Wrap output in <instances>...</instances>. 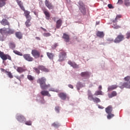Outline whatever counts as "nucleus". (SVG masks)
<instances>
[{"mask_svg": "<svg viewBox=\"0 0 130 130\" xmlns=\"http://www.w3.org/2000/svg\"><path fill=\"white\" fill-rule=\"evenodd\" d=\"M6 74L7 76H8L9 78L10 79H13L14 78V76H13V74H12V73L10 71L6 72Z\"/></svg>", "mask_w": 130, "mask_h": 130, "instance_id": "e433bc0d", "label": "nucleus"}, {"mask_svg": "<svg viewBox=\"0 0 130 130\" xmlns=\"http://www.w3.org/2000/svg\"><path fill=\"white\" fill-rule=\"evenodd\" d=\"M24 75H21L20 76V79H24Z\"/></svg>", "mask_w": 130, "mask_h": 130, "instance_id": "69168bd1", "label": "nucleus"}, {"mask_svg": "<svg viewBox=\"0 0 130 130\" xmlns=\"http://www.w3.org/2000/svg\"><path fill=\"white\" fill-rule=\"evenodd\" d=\"M126 36L127 39H129V38H130V32H127L126 34Z\"/></svg>", "mask_w": 130, "mask_h": 130, "instance_id": "603ef678", "label": "nucleus"}, {"mask_svg": "<svg viewBox=\"0 0 130 130\" xmlns=\"http://www.w3.org/2000/svg\"><path fill=\"white\" fill-rule=\"evenodd\" d=\"M38 69H39V70L42 71L43 72H46V73H48V72H49V70H48V69L46 68L43 66L39 65L38 66Z\"/></svg>", "mask_w": 130, "mask_h": 130, "instance_id": "aec40b11", "label": "nucleus"}, {"mask_svg": "<svg viewBox=\"0 0 130 130\" xmlns=\"http://www.w3.org/2000/svg\"><path fill=\"white\" fill-rule=\"evenodd\" d=\"M23 12H24V16L26 19H32L31 15H30V11L25 10L24 8V10H23Z\"/></svg>", "mask_w": 130, "mask_h": 130, "instance_id": "dca6fc26", "label": "nucleus"}, {"mask_svg": "<svg viewBox=\"0 0 130 130\" xmlns=\"http://www.w3.org/2000/svg\"><path fill=\"white\" fill-rule=\"evenodd\" d=\"M16 79H17V80H19V81H21V77L19 76H16Z\"/></svg>", "mask_w": 130, "mask_h": 130, "instance_id": "680f3d73", "label": "nucleus"}, {"mask_svg": "<svg viewBox=\"0 0 130 130\" xmlns=\"http://www.w3.org/2000/svg\"><path fill=\"white\" fill-rule=\"evenodd\" d=\"M99 24H100V22H99V21L96 22V25H99Z\"/></svg>", "mask_w": 130, "mask_h": 130, "instance_id": "774afa93", "label": "nucleus"}, {"mask_svg": "<svg viewBox=\"0 0 130 130\" xmlns=\"http://www.w3.org/2000/svg\"><path fill=\"white\" fill-rule=\"evenodd\" d=\"M47 55L50 59L52 60V59H53V57H54V54H53L52 53L47 52Z\"/></svg>", "mask_w": 130, "mask_h": 130, "instance_id": "c85d7f7f", "label": "nucleus"}, {"mask_svg": "<svg viewBox=\"0 0 130 130\" xmlns=\"http://www.w3.org/2000/svg\"><path fill=\"white\" fill-rule=\"evenodd\" d=\"M36 39H37V40H41V39L39 38V37H36Z\"/></svg>", "mask_w": 130, "mask_h": 130, "instance_id": "e2e57ef3", "label": "nucleus"}, {"mask_svg": "<svg viewBox=\"0 0 130 130\" xmlns=\"http://www.w3.org/2000/svg\"><path fill=\"white\" fill-rule=\"evenodd\" d=\"M83 87H84V85L82 84L81 82H79L77 83V90H80L81 88H83Z\"/></svg>", "mask_w": 130, "mask_h": 130, "instance_id": "7c9ffc66", "label": "nucleus"}, {"mask_svg": "<svg viewBox=\"0 0 130 130\" xmlns=\"http://www.w3.org/2000/svg\"><path fill=\"white\" fill-rule=\"evenodd\" d=\"M62 38L67 43L70 42V36L69 35L67 34H63Z\"/></svg>", "mask_w": 130, "mask_h": 130, "instance_id": "a211bd4d", "label": "nucleus"}, {"mask_svg": "<svg viewBox=\"0 0 130 130\" xmlns=\"http://www.w3.org/2000/svg\"><path fill=\"white\" fill-rule=\"evenodd\" d=\"M8 30H7L6 32V35H10L11 34H14L15 33V31L10 28H8Z\"/></svg>", "mask_w": 130, "mask_h": 130, "instance_id": "a878e982", "label": "nucleus"}, {"mask_svg": "<svg viewBox=\"0 0 130 130\" xmlns=\"http://www.w3.org/2000/svg\"><path fill=\"white\" fill-rule=\"evenodd\" d=\"M0 23L1 25H3V26H8V27H10V22L7 19H3Z\"/></svg>", "mask_w": 130, "mask_h": 130, "instance_id": "1a4fd4ad", "label": "nucleus"}, {"mask_svg": "<svg viewBox=\"0 0 130 130\" xmlns=\"http://www.w3.org/2000/svg\"><path fill=\"white\" fill-rule=\"evenodd\" d=\"M23 58L27 61H33L34 60V58L31 56L30 54H25L23 55Z\"/></svg>", "mask_w": 130, "mask_h": 130, "instance_id": "0eeeda50", "label": "nucleus"}, {"mask_svg": "<svg viewBox=\"0 0 130 130\" xmlns=\"http://www.w3.org/2000/svg\"><path fill=\"white\" fill-rule=\"evenodd\" d=\"M62 24V20L61 19L58 20L56 22V27L57 28V29H59L61 26Z\"/></svg>", "mask_w": 130, "mask_h": 130, "instance_id": "4be33fe9", "label": "nucleus"}, {"mask_svg": "<svg viewBox=\"0 0 130 130\" xmlns=\"http://www.w3.org/2000/svg\"><path fill=\"white\" fill-rule=\"evenodd\" d=\"M16 71L18 72V73H21L25 72V69H24V68L22 67H18Z\"/></svg>", "mask_w": 130, "mask_h": 130, "instance_id": "473e14b6", "label": "nucleus"}, {"mask_svg": "<svg viewBox=\"0 0 130 130\" xmlns=\"http://www.w3.org/2000/svg\"><path fill=\"white\" fill-rule=\"evenodd\" d=\"M14 53L15 54H17V55H20V56H23V54L21 53V52H19L17 50H14L13 51Z\"/></svg>", "mask_w": 130, "mask_h": 130, "instance_id": "ea45409f", "label": "nucleus"}, {"mask_svg": "<svg viewBox=\"0 0 130 130\" xmlns=\"http://www.w3.org/2000/svg\"><path fill=\"white\" fill-rule=\"evenodd\" d=\"M43 13L46 16V20H49L50 19V13H49V12H48V10L47 9L43 10Z\"/></svg>", "mask_w": 130, "mask_h": 130, "instance_id": "ddd939ff", "label": "nucleus"}, {"mask_svg": "<svg viewBox=\"0 0 130 130\" xmlns=\"http://www.w3.org/2000/svg\"><path fill=\"white\" fill-rule=\"evenodd\" d=\"M33 69L34 70V72L35 73H37V74H38V75H39V74H40V69H39L38 67V68L36 67H35V68H34Z\"/></svg>", "mask_w": 130, "mask_h": 130, "instance_id": "37998d69", "label": "nucleus"}, {"mask_svg": "<svg viewBox=\"0 0 130 130\" xmlns=\"http://www.w3.org/2000/svg\"><path fill=\"white\" fill-rule=\"evenodd\" d=\"M116 88H117V86L116 85H112L108 88V91L110 92V91H112V90H114L116 89Z\"/></svg>", "mask_w": 130, "mask_h": 130, "instance_id": "bb28decb", "label": "nucleus"}, {"mask_svg": "<svg viewBox=\"0 0 130 130\" xmlns=\"http://www.w3.org/2000/svg\"><path fill=\"white\" fill-rule=\"evenodd\" d=\"M114 114L110 113L109 114H108L107 118L108 119H111V118H112V117H114Z\"/></svg>", "mask_w": 130, "mask_h": 130, "instance_id": "79ce46f5", "label": "nucleus"}, {"mask_svg": "<svg viewBox=\"0 0 130 130\" xmlns=\"http://www.w3.org/2000/svg\"><path fill=\"white\" fill-rule=\"evenodd\" d=\"M80 76L83 78L85 77H89V73L88 72H82L80 74Z\"/></svg>", "mask_w": 130, "mask_h": 130, "instance_id": "c756f323", "label": "nucleus"}, {"mask_svg": "<svg viewBox=\"0 0 130 130\" xmlns=\"http://www.w3.org/2000/svg\"><path fill=\"white\" fill-rule=\"evenodd\" d=\"M93 102H95V103H99L101 102V100H100V99L98 98H94L93 100Z\"/></svg>", "mask_w": 130, "mask_h": 130, "instance_id": "a19ab883", "label": "nucleus"}, {"mask_svg": "<svg viewBox=\"0 0 130 130\" xmlns=\"http://www.w3.org/2000/svg\"><path fill=\"white\" fill-rule=\"evenodd\" d=\"M0 57L3 60H7V59H9V60L12 61V57L10 55L6 54L4 53V52H2L0 51Z\"/></svg>", "mask_w": 130, "mask_h": 130, "instance_id": "f03ea898", "label": "nucleus"}, {"mask_svg": "<svg viewBox=\"0 0 130 130\" xmlns=\"http://www.w3.org/2000/svg\"><path fill=\"white\" fill-rule=\"evenodd\" d=\"M9 45L10 48H11V49H15V48H16V44H15V43L13 42H11L10 43H9Z\"/></svg>", "mask_w": 130, "mask_h": 130, "instance_id": "cd10ccee", "label": "nucleus"}, {"mask_svg": "<svg viewBox=\"0 0 130 130\" xmlns=\"http://www.w3.org/2000/svg\"><path fill=\"white\" fill-rule=\"evenodd\" d=\"M113 110V109L112 108V106L110 105L108 106L107 108L105 109V111L107 114L109 113H111L112 112V111Z\"/></svg>", "mask_w": 130, "mask_h": 130, "instance_id": "2eb2a0df", "label": "nucleus"}, {"mask_svg": "<svg viewBox=\"0 0 130 130\" xmlns=\"http://www.w3.org/2000/svg\"><path fill=\"white\" fill-rule=\"evenodd\" d=\"M119 88H120V89H123V88L130 89V81L129 82H120L119 84Z\"/></svg>", "mask_w": 130, "mask_h": 130, "instance_id": "39448f33", "label": "nucleus"}, {"mask_svg": "<svg viewBox=\"0 0 130 130\" xmlns=\"http://www.w3.org/2000/svg\"><path fill=\"white\" fill-rule=\"evenodd\" d=\"M120 18H121V15H117L115 19L114 20V22H117V20H118V19H120Z\"/></svg>", "mask_w": 130, "mask_h": 130, "instance_id": "09e8293b", "label": "nucleus"}, {"mask_svg": "<svg viewBox=\"0 0 130 130\" xmlns=\"http://www.w3.org/2000/svg\"><path fill=\"white\" fill-rule=\"evenodd\" d=\"M68 64H70V66H71V67H72L73 69H79V65L77 64V63H76V62H75L69 60L68 61Z\"/></svg>", "mask_w": 130, "mask_h": 130, "instance_id": "9b49d317", "label": "nucleus"}, {"mask_svg": "<svg viewBox=\"0 0 130 130\" xmlns=\"http://www.w3.org/2000/svg\"><path fill=\"white\" fill-rule=\"evenodd\" d=\"M31 20H32V18L26 19V21L25 22V25L27 28L30 27L31 25H32Z\"/></svg>", "mask_w": 130, "mask_h": 130, "instance_id": "f3484780", "label": "nucleus"}, {"mask_svg": "<svg viewBox=\"0 0 130 130\" xmlns=\"http://www.w3.org/2000/svg\"><path fill=\"white\" fill-rule=\"evenodd\" d=\"M54 47L55 48L56 47H57V44H54L53 45Z\"/></svg>", "mask_w": 130, "mask_h": 130, "instance_id": "338daca9", "label": "nucleus"}, {"mask_svg": "<svg viewBox=\"0 0 130 130\" xmlns=\"http://www.w3.org/2000/svg\"><path fill=\"white\" fill-rule=\"evenodd\" d=\"M6 2L7 0H0V8H3L6 6Z\"/></svg>", "mask_w": 130, "mask_h": 130, "instance_id": "72a5a7b5", "label": "nucleus"}, {"mask_svg": "<svg viewBox=\"0 0 130 130\" xmlns=\"http://www.w3.org/2000/svg\"><path fill=\"white\" fill-rule=\"evenodd\" d=\"M123 40H124V36L120 34L117 36L114 42L115 43H119L120 42H121V41H123Z\"/></svg>", "mask_w": 130, "mask_h": 130, "instance_id": "20e7f679", "label": "nucleus"}, {"mask_svg": "<svg viewBox=\"0 0 130 130\" xmlns=\"http://www.w3.org/2000/svg\"><path fill=\"white\" fill-rule=\"evenodd\" d=\"M122 3H123V1L122 0H118L117 4L118 5H122Z\"/></svg>", "mask_w": 130, "mask_h": 130, "instance_id": "864d4df0", "label": "nucleus"}, {"mask_svg": "<svg viewBox=\"0 0 130 130\" xmlns=\"http://www.w3.org/2000/svg\"><path fill=\"white\" fill-rule=\"evenodd\" d=\"M1 72H3V73H7V72H8V71L5 70L4 69H3V68H1Z\"/></svg>", "mask_w": 130, "mask_h": 130, "instance_id": "5fc2aeb1", "label": "nucleus"}, {"mask_svg": "<svg viewBox=\"0 0 130 130\" xmlns=\"http://www.w3.org/2000/svg\"><path fill=\"white\" fill-rule=\"evenodd\" d=\"M44 37H49V36H51V34L49 32H45L43 34Z\"/></svg>", "mask_w": 130, "mask_h": 130, "instance_id": "c03bdc74", "label": "nucleus"}, {"mask_svg": "<svg viewBox=\"0 0 130 130\" xmlns=\"http://www.w3.org/2000/svg\"><path fill=\"white\" fill-rule=\"evenodd\" d=\"M41 95L43 96H48V97H51V95L50 94L49 92L46 90H43L41 92Z\"/></svg>", "mask_w": 130, "mask_h": 130, "instance_id": "412c9836", "label": "nucleus"}, {"mask_svg": "<svg viewBox=\"0 0 130 130\" xmlns=\"http://www.w3.org/2000/svg\"><path fill=\"white\" fill-rule=\"evenodd\" d=\"M98 107H99V108H100V109H104V108L103 107H102L100 105H99Z\"/></svg>", "mask_w": 130, "mask_h": 130, "instance_id": "bf43d9fd", "label": "nucleus"}, {"mask_svg": "<svg viewBox=\"0 0 130 130\" xmlns=\"http://www.w3.org/2000/svg\"><path fill=\"white\" fill-rule=\"evenodd\" d=\"M37 82L38 84H40L42 90H46V89L50 88V84H46V78L44 77L39 78Z\"/></svg>", "mask_w": 130, "mask_h": 130, "instance_id": "f257e3e1", "label": "nucleus"}, {"mask_svg": "<svg viewBox=\"0 0 130 130\" xmlns=\"http://www.w3.org/2000/svg\"><path fill=\"white\" fill-rule=\"evenodd\" d=\"M108 7L109 9H112V5H111V4H108Z\"/></svg>", "mask_w": 130, "mask_h": 130, "instance_id": "13d9d810", "label": "nucleus"}, {"mask_svg": "<svg viewBox=\"0 0 130 130\" xmlns=\"http://www.w3.org/2000/svg\"><path fill=\"white\" fill-rule=\"evenodd\" d=\"M94 97H93V95L91 92H88V100H90V101H92L94 100Z\"/></svg>", "mask_w": 130, "mask_h": 130, "instance_id": "2f4dec72", "label": "nucleus"}, {"mask_svg": "<svg viewBox=\"0 0 130 130\" xmlns=\"http://www.w3.org/2000/svg\"><path fill=\"white\" fill-rule=\"evenodd\" d=\"M15 36L18 39H22L23 38V34L20 31H17L15 33Z\"/></svg>", "mask_w": 130, "mask_h": 130, "instance_id": "5701e85b", "label": "nucleus"}, {"mask_svg": "<svg viewBox=\"0 0 130 130\" xmlns=\"http://www.w3.org/2000/svg\"><path fill=\"white\" fill-rule=\"evenodd\" d=\"M55 111L58 113L59 112V107L57 106L55 108Z\"/></svg>", "mask_w": 130, "mask_h": 130, "instance_id": "3c124183", "label": "nucleus"}, {"mask_svg": "<svg viewBox=\"0 0 130 130\" xmlns=\"http://www.w3.org/2000/svg\"><path fill=\"white\" fill-rule=\"evenodd\" d=\"M52 126L54 127H58V126H59V124L58 123H53Z\"/></svg>", "mask_w": 130, "mask_h": 130, "instance_id": "de8ad7c7", "label": "nucleus"}, {"mask_svg": "<svg viewBox=\"0 0 130 130\" xmlns=\"http://www.w3.org/2000/svg\"><path fill=\"white\" fill-rule=\"evenodd\" d=\"M124 5H125V6H126V7H129V6H130L129 1H124Z\"/></svg>", "mask_w": 130, "mask_h": 130, "instance_id": "49530a36", "label": "nucleus"}, {"mask_svg": "<svg viewBox=\"0 0 130 130\" xmlns=\"http://www.w3.org/2000/svg\"><path fill=\"white\" fill-rule=\"evenodd\" d=\"M79 11L83 15H86V8H85L84 4L82 3H79Z\"/></svg>", "mask_w": 130, "mask_h": 130, "instance_id": "423d86ee", "label": "nucleus"}, {"mask_svg": "<svg viewBox=\"0 0 130 130\" xmlns=\"http://www.w3.org/2000/svg\"><path fill=\"white\" fill-rule=\"evenodd\" d=\"M27 79L29 80V81H30V82H33L34 80H35V77L34 76H32V75H27Z\"/></svg>", "mask_w": 130, "mask_h": 130, "instance_id": "f704fd0d", "label": "nucleus"}, {"mask_svg": "<svg viewBox=\"0 0 130 130\" xmlns=\"http://www.w3.org/2000/svg\"><path fill=\"white\" fill-rule=\"evenodd\" d=\"M41 29H42V30H43V31H44L45 32H46L47 30H46V29L42 27H41Z\"/></svg>", "mask_w": 130, "mask_h": 130, "instance_id": "052dcab7", "label": "nucleus"}, {"mask_svg": "<svg viewBox=\"0 0 130 130\" xmlns=\"http://www.w3.org/2000/svg\"><path fill=\"white\" fill-rule=\"evenodd\" d=\"M99 90H102V86L99 85Z\"/></svg>", "mask_w": 130, "mask_h": 130, "instance_id": "0e129e2a", "label": "nucleus"}, {"mask_svg": "<svg viewBox=\"0 0 130 130\" xmlns=\"http://www.w3.org/2000/svg\"><path fill=\"white\" fill-rule=\"evenodd\" d=\"M16 2L17 3L19 7H20L21 10L22 11H25V7L23 6V3H22V1L20 0H16Z\"/></svg>", "mask_w": 130, "mask_h": 130, "instance_id": "6ab92c4d", "label": "nucleus"}, {"mask_svg": "<svg viewBox=\"0 0 130 130\" xmlns=\"http://www.w3.org/2000/svg\"><path fill=\"white\" fill-rule=\"evenodd\" d=\"M25 124L26 125H32V121H26L25 122Z\"/></svg>", "mask_w": 130, "mask_h": 130, "instance_id": "a18cd8bd", "label": "nucleus"}, {"mask_svg": "<svg viewBox=\"0 0 130 130\" xmlns=\"http://www.w3.org/2000/svg\"><path fill=\"white\" fill-rule=\"evenodd\" d=\"M40 53L41 51L37 50L36 49H33L31 50V54L35 58H39L40 57Z\"/></svg>", "mask_w": 130, "mask_h": 130, "instance_id": "7ed1b4c3", "label": "nucleus"}, {"mask_svg": "<svg viewBox=\"0 0 130 130\" xmlns=\"http://www.w3.org/2000/svg\"><path fill=\"white\" fill-rule=\"evenodd\" d=\"M7 32V28H3L0 29V33L2 35L3 34H6V32Z\"/></svg>", "mask_w": 130, "mask_h": 130, "instance_id": "c9c22d12", "label": "nucleus"}, {"mask_svg": "<svg viewBox=\"0 0 130 130\" xmlns=\"http://www.w3.org/2000/svg\"><path fill=\"white\" fill-rule=\"evenodd\" d=\"M66 56H67V53L65 52H61L60 53V54L59 55V61H63L64 60V58H66Z\"/></svg>", "mask_w": 130, "mask_h": 130, "instance_id": "6e6552de", "label": "nucleus"}, {"mask_svg": "<svg viewBox=\"0 0 130 130\" xmlns=\"http://www.w3.org/2000/svg\"><path fill=\"white\" fill-rule=\"evenodd\" d=\"M112 27L114 29H119V28H120V26L117 25H114Z\"/></svg>", "mask_w": 130, "mask_h": 130, "instance_id": "8fccbe9b", "label": "nucleus"}, {"mask_svg": "<svg viewBox=\"0 0 130 130\" xmlns=\"http://www.w3.org/2000/svg\"><path fill=\"white\" fill-rule=\"evenodd\" d=\"M17 119L20 122H23L26 121V118L23 115L17 116Z\"/></svg>", "mask_w": 130, "mask_h": 130, "instance_id": "4468645a", "label": "nucleus"}, {"mask_svg": "<svg viewBox=\"0 0 130 130\" xmlns=\"http://www.w3.org/2000/svg\"><path fill=\"white\" fill-rule=\"evenodd\" d=\"M59 98L62 99V100H66L68 96L67 95V93L64 92H60L58 94Z\"/></svg>", "mask_w": 130, "mask_h": 130, "instance_id": "f8f14e48", "label": "nucleus"}, {"mask_svg": "<svg viewBox=\"0 0 130 130\" xmlns=\"http://www.w3.org/2000/svg\"><path fill=\"white\" fill-rule=\"evenodd\" d=\"M68 87H69V88H71V89H74V86L72 84H69Z\"/></svg>", "mask_w": 130, "mask_h": 130, "instance_id": "4d7b16f0", "label": "nucleus"}, {"mask_svg": "<svg viewBox=\"0 0 130 130\" xmlns=\"http://www.w3.org/2000/svg\"><path fill=\"white\" fill-rule=\"evenodd\" d=\"M124 81L126 82V83H129L130 81V76H127L124 78Z\"/></svg>", "mask_w": 130, "mask_h": 130, "instance_id": "4c0bfd02", "label": "nucleus"}, {"mask_svg": "<svg viewBox=\"0 0 130 130\" xmlns=\"http://www.w3.org/2000/svg\"><path fill=\"white\" fill-rule=\"evenodd\" d=\"M49 91H52V92H57V91L54 90V88H50L49 89Z\"/></svg>", "mask_w": 130, "mask_h": 130, "instance_id": "6e6d98bb", "label": "nucleus"}, {"mask_svg": "<svg viewBox=\"0 0 130 130\" xmlns=\"http://www.w3.org/2000/svg\"><path fill=\"white\" fill-rule=\"evenodd\" d=\"M45 6L49 9V10H53V6L52 4L49 2L48 0H46L45 2Z\"/></svg>", "mask_w": 130, "mask_h": 130, "instance_id": "9d476101", "label": "nucleus"}, {"mask_svg": "<svg viewBox=\"0 0 130 130\" xmlns=\"http://www.w3.org/2000/svg\"><path fill=\"white\" fill-rule=\"evenodd\" d=\"M98 95H103V93H102V91L101 90H98L96 91L94 93L95 96H98Z\"/></svg>", "mask_w": 130, "mask_h": 130, "instance_id": "58836bf2", "label": "nucleus"}, {"mask_svg": "<svg viewBox=\"0 0 130 130\" xmlns=\"http://www.w3.org/2000/svg\"><path fill=\"white\" fill-rule=\"evenodd\" d=\"M117 93L115 91H114L112 92V93L108 94L109 98H112L113 97H115V96H117Z\"/></svg>", "mask_w": 130, "mask_h": 130, "instance_id": "b1692460", "label": "nucleus"}, {"mask_svg": "<svg viewBox=\"0 0 130 130\" xmlns=\"http://www.w3.org/2000/svg\"><path fill=\"white\" fill-rule=\"evenodd\" d=\"M96 36L100 38H103L104 37V32L103 31H98L96 32Z\"/></svg>", "mask_w": 130, "mask_h": 130, "instance_id": "393cba45", "label": "nucleus"}]
</instances>
